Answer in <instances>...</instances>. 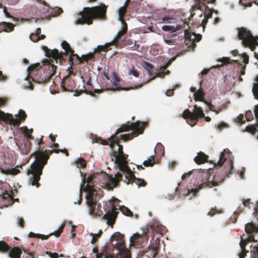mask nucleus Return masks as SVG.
Masks as SVG:
<instances>
[{
	"label": "nucleus",
	"mask_w": 258,
	"mask_h": 258,
	"mask_svg": "<svg viewBox=\"0 0 258 258\" xmlns=\"http://www.w3.org/2000/svg\"><path fill=\"white\" fill-rule=\"evenodd\" d=\"M110 244H106L99 252L97 247L93 249L97 258H131L130 250L125 247L124 235L119 232L114 233L110 239Z\"/></svg>",
	"instance_id": "nucleus-1"
},
{
	"label": "nucleus",
	"mask_w": 258,
	"mask_h": 258,
	"mask_svg": "<svg viewBox=\"0 0 258 258\" xmlns=\"http://www.w3.org/2000/svg\"><path fill=\"white\" fill-rule=\"evenodd\" d=\"M59 152L64 153L67 156L69 155L68 150L66 149L45 150V152L36 151L31 155V156H35V160L31 164L30 169H27V173L28 175L32 174V177L30 179L32 185H35L37 187L39 186V181L40 179V175L42 174L43 168L47 164L50 155L53 153H58Z\"/></svg>",
	"instance_id": "nucleus-2"
},
{
	"label": "nucleus",
	"mask_w": 258,
	"mask_h": 258,
	"mask_svg": "<svg viewBox=\"0 0 258 258\" xmlns=\"http://www.w3.org/2000/svg\"><path fill=\"white\" fill-rule=\"evenodd\" d=\"M94 177L92 175H89L87 178L86 174L82 172V192L86 193V205L88 208L89 214H93L97 205V198L102 196L103 191L97 190L94 187Z\"/></svg>",
	"instance_id": "nucleus-3"
},
{
	"label": "nucleus",
	"mask_w": 258,
	"mask_h": 258,
	"mask_svg": "<svg viewBox=\"0 0 258 258\" xmlns=\"http://www.w3.org/2000/svg\"><path fill=\"white\" fill-rule=\"evenodd\" d=\"M106 13V7L104 4L91 8H84L82 11V25H91L95 19H104Z\"/></svg>",
	"instance_id": "nucleus-4"
},
{
	"label": "nucleus",
	"mask_w": 258,
	"mask_h": 258,
	"mask_svg": "<svg viewBox=\"0 0 258 258\" xmlns=\"http://www.w3.org/2000/svg\"><path fill=\"white\" fill-rule=\"evenodd\" d=\"M145 124V122H141L139 121L131 123L130 121H128L126 123L122 124L121 126L117 129L113 136H117L119 133L133 130V131L131 133L120 135L118 137L124 142L132 140L134 138L137 137L139 134L143 133Z\"/></svg>",
	"instance_id": "nucleus-5"
},
{
	"label": "nucleus",
	"mask_w": 258,
	"mask_h": 258,
	"mask_svg": "<svg viewBox=\"0 0 258 258\" xmlns=\"http://www.w3.org/2000/svg\"><path fill=\"white\" fill-rule=\"evenodd\" d=\"M202 178L201 183L198 188H192L191 191L195 194L198 192L199 189L205 187H212L217 186L224 180L225 176L218 174H212L208 172H203L200 174Z\"/></svg>",
	"instance_id": "nucleus-6"
},
{
	"label": "nucleus",
	"mask_w": 258,
	"mask_h": 258,
	"mask_svg": "<svg viewBox=\"0 0 258 258\" xmlns=\"http://www.w3.org/2000/svg\"><path fill=\"white\" fill-rule=\"evenodd\" d=\"M61 46L65 50V52H59L56 49L51 50L48 49L46 46H43V50L45 52V55L49 59H52L53 62L55 61L56 64H61L63 60V55H70L74 52V51L71 48L70 44L66 41L61 42Z\"/></svg>",
	"instance_id": "nucleus-7"
},
{
	"label": "nucleus",
	"mask_w": 258,
	"mask_h": 258,
	"mask_svg": "<svg viewBox=\"0 0 258 258\" xmlns=\"http://www.w3.org/2000/svg\"><path fill=\"white\" fill-rule=\"evenodd\" d=\"M237 36L244 47H249L252 51L255 49L258 37L253 36L249 30L243 27L238 28Z\"/></svg>",
	"instance_id": "nucleus-8"
},
{
	"label": "nucleus",
	"mask_w": 258,
	"mask_h": 258,
	"mask_svg": "<svg viewBox=\"0 0 258 258\" xmlns=\"http://www.w3.org/2000/svg\"><path fill=\"white\" fill-rule=\"evenodd\" d=\"M68 74L62 79L61 82V87L64 91L74 92V96L81 95V90L79 89L76 84V73H74L70 68L68 69Z\"/></svg>",
	"instance_id": "nucleus-9"
},
{
	"label": "nucleus",
	"mask_w": 258,
	"mask_h": 258,
	"mask_svg": "<svg viewBox=\"0 0 258 258\" xmlns=\"http://www.w3.org/2000/svg\"><path fill=\"white\" fill-rule=\"evenodd\" d=\"M183 118L186 119L187 123L193 126L195 125L199 121V118L204 117L203 110L201 107L197 105H194V110L192 112L189 109H185L182 115Z\"/></svg>",
	"instance_id": "nucleus-10"
},
{
	"label": "nucleus",
	"mask_w": 258,
	"mask_h": 258,
	"mask_svg": "<svg viewBox=\"0 0 258 258\" xmlns=\"http://www.w3.org/2000/svg\"><path fill=\"white\" fill-rule=\"evenodd\" d=\"M27 114L22 109L19 110L18 114L16 115V118L14 117L12 114L6 113L0 110V120L8 122L11 125H19L21 122L25 120Z\"/></svg>",
	"instance_id": "nucleus-11"
},
{
	"label": "nucleus",
	"mask_w": 258,
	"mask_h": 258,
	"mask_svg": "<svg viewBox=\"0 0 258 258\" xmlns=\"http://www.w3.org/2000/svg\"><path fill=\"white\" fill-rule=\"evenodd\" d=\"M44 64L47 67L48 75H41L37 80L38 83L46 84L52 79V77L56 74L57 66L53 63L52 59H45Z\"/></svg>",
	"instance_id": "nucleus-12"
},
{
	"label": "nucleus",
	"mask_w": 258,
	"mask_h": 258,
	"mask_svg": "<svg viewBox=\"0 0 258 258\" xmlns=\"http://www.w3.org/2000/svg\"><path fill=\"white\" fill-rule=\"evenodd\" d=\"M127 8L125 6L121 7L118 10V20L122 23L121 29L117 33V35L115 37L114 40L112 41V43L117 45L119 43V41L121 40V36L124 35L127 30V25L126 22L123 19V17L126 12Z\"/></svg>",
	"instance_id": "nucleus-13"
},
{
	"label": "nucleus",
	"mask_w": 258,
	"mask_h": 258,
	"mask_svg": "<svg viewBox=\"0 0 258 258\" xmlns=\"http://www.w3.org/2000/svg\"><path fill=\"white\" fill-rule=\"evenodd\" d=\"M184 41L187 46L188 51H194L196 47V42L200 41L202 39V35L199 34H196L195 32H191L188 29L184 30Z\"/></svg>",
	"instance_id": "nucleus-14"
},
{
	"label": "nucleus",
	"mask_w": 258,
	"mask_h": 258,
	"mask_svg": "<svg viewBox=\"0 0 258 258\" xmlns=\"http://www.w3.org/2000/svg\"><path fill=\"white\" fill-rule=\"evenodd\" d=\"M87 77L86 78L85 77L82 76V80L84 83L83 88L84 89H82V93L85 92L87 94L93 95L94 93H99L100 91L97 89H94V87L90 82L91 77L90 75H87Z\"/></svg>",
	"instance_id": "nucleus-15"
},
{
	"label": "nucleus",
	"mask_w": 258,
	"mask_h": 258,
	"mask_svg": "<svg viewBox=\"0 0 258 258\" xmlns=\"http://www.w3.org/2000/svg\"><path fill=\"white\" fill-rule=\"evenodd\" d=\"M245 232L249 234L245 239L248 242H256L253 235L254 233H258V227L251 222L246 224L245 227Z\"/></svg>",
	"instance_id": "nucleus-16"
},
{
	"label": "nucleus",
	"mask_w": 258,
	"mask_h": 258,
	"mask_svg": "<svg viewBox=\"0 0 258 258\" xmlns=\"http://www.w3.org/2000/svg\"><path fill=\"white\" fill-rule=\"evenodd\" d=\"M126 178L127 179L126 182L127 184L134 182L136 183L139 187L145 186L147 185V182L144 179L137 178L130 169H127Z\"/></svg>",
	"instance_id": "nucleus-17"
},
{
	"label": "nucleus",
	"mask_w": 258,
	"mask_h": 258,
	"mask_svg": "<svg viewBox=\"0 0 258 258\" xmlns=\"http://www.w3.org/2000/svg\"><path fill=\"white\" fill-rule=\"evenodd\" d=\"M40 68V63H36L34 64L30 65L27 69V71L28 72V76L26 77L25 80L27 81V85H25L26 88H28L31 90H33L34 87L31 82V81H35L33 78L30 76V74L34 71L35 70H37L38 69Z\"/></svg>",
	"instance_id": "nucleus-18"
},
{
	"label": "nucleus",
	"mask_w": 258,
	"mask_h": 258,
	"mask_svg": "<svg viewBox=\"0 0 258 258\" xmlns=\"http://www.w3.org/2000/svg\"><path fill=\"white\" fill-rule=\"evenodd\" d=\"M64 227V224H62L57 230L54 231L53 233H50L48 235H42L40 234H36L32 232H30L29 233V237L40 238L42 240L47 239L48 237L52 235H54L55 236L58 237L60 235V234L62 233Z\"/></svg>",
	"instance_id": "nucleus-19"
},
{
	"label": "nucleus",
	"mask_w": 258,
	"mask_h": 258,
	"mask_svg": "<svg viewBox=\"0 0 258 258\" xmlns=\"http://www.w3.org/2000/svg\"><path fill=\"white\" fill-rule=\"evenodd\" d=\"M116 210V208L112 206V210L109 211L103 217V219L107 220V224L111 226V227H113L118 213V212L115 211Z\"/></svg>",
	"instance_id": "nucleus-20"
},
{
	"label": "nucleus",
	"mask_w": 258,
	"mask_h": 258,
	"mask_svg": "<svg viewBox=\"0 0 258 258\" xmlns=\"http://www.w3.org/2000/svg\"><path fill=\"white\" fill-rule=\"evenodd\" d=\"M110 144V147L113 149L114 148V146L116 145L118 146V150L117 151H114L113 155L115 157L116 154H121L123 152V147L122 145L119 144V141L120 140H121L120 138L118 137V136H111L110 138L109 139Z\"/></svg>",
	"instance_id": "nucleus-21"
},
{
	"label": "nucleus",
	"mask_w": 258,
	"mask_h": 258,
	"mask_svg": "<svg viewBox=\"0 0 258 258\" xmlns=\"http://www.w3.org/2000/svg\"><path fill=\"white\" fill-rule=\"evenodd\" d=\"M204 93L203 92V91L201 89H199L194 94L195 100L204 102L205 103H206V104H207V105L209 106V109L211 111L215 112L216 114H218L219 113L220 110L216 111L214 110V105H212L211 103H209V102L206 101L204 98Z\"/></svg>",
	"instance_id": "nucleus-22"
},
{
	"label": "nucleus",
	"mask_w": 258,
	"mask_h": 258,
	"mask_svg": "<svg viewBox=\"0 0 258 258\" xmlns=\"http://www.w3.org/2000/svg\"><path fill=\"white\" fill-rule=\"evenodd\" d=\"M241 58H242V63H243L244 64H242L240 63H239V70L237 71L238 74L239 75H244L245 74V70L246 66L247 64L249 62V57L248 55L246 53H243L241 55Z\"/></svg>",
	"instance_id": "nucleus-23"
},
{
	"label": "nucleus",
	"mask_w": 258,
	"mask_h": 258,
	"mask_svg": "<svg viewBox=\"0 0 258 258\" xmlns=\"http://www.w3.org/2000/svg\"><path fill=\"white\" fill-rule=\"evenodd\" d=\"M9 251V256L10 258H21L22 250L20 247L17 246L11 247Z\"/></svg>",
	"instance_id": "nucleus-24"
},
{
	"label": "nucleus",
	"mask_w": 258,
	"mask_h": 258,
	"mask_svg": "<svg viewBox=\"0 0 258 258\" xmlns=\"http://www.w3.org/2000/svg\"><path fill=\"white\" fill-rule=\"evenodd\" d=\"M149 238V236L147 235V232L144 231V233L142 235L136 233L134 234V235L131 237V242L132 243L134 242H138L140 241L141 239L145 240L147 241Z\"/></svg>",
	"instance_id": "nucleus-25"
},
{
	"label": "nucleus",
	"mask_w": 258,
	"mask_h": 258,
	"mask_svg": "<svg viewBox=\"0 0 258 258\" xmlns=\"http://www.w3.org/2000/svg\"><path fill=\"white\" fill-rule=\"evenodd\" d=\"M69 64L71 66L70 70L72 71V67L76 64L81 63V57L77 54H75L74 52L69 55Z\"/></svg>",
	"instance_id": "nucleus-26"
},
{
	"label": "nucleus",
	"mask_w": 258,
	"mask_h": 258,
	"mask_svg": "<svg viewBox=\"0 0 258 258\" xmlns=\"http://www.w3.org/2000/svg\"><path fill=\"white\" fill-rule=\"evenodd\" d=\"M208 158V156L207 155L203 152H200L195 157L194 161L197 164H202L207 162Z\"/></svg>",
	"instance_id": "nucleus-27"
},
{
	"label": "nucleus",
	"mask_w": 258,
	"mask_h": 258,
	"mask_svg": "<svg viewBox=\"0 0 258 258\" xmlns=\"http://www.w3.org/2000/svg\"><path fill=\"white\" fill-rule=\"evenodd\" d=\"M158 253V248L156 247L150 248L144 252V255L148 258H154Z\"/></svg>",
	"instance_id": "nucleus-28"
},
{
	"label": "nucleus",
	"mask_w": 258,
	"mask_h": 258,
	"mask_svg": "<svg viewBox=\"0 0 258 258\" xmlns=\"http://www.w3.org/2000/svg\"><path fill=\"white\" fill-rule=\"evenodd\" d=\"M181 28V26L180 25H176V26L165 25L162 27V29L163 31H170L171 32H174L180 29Z\"/></svg>",
	"instance_id": "nucleus-29"
},
{
	"label": "nucleus",
	"mask_w": 258,
	"mask_h": 258,
	"mask_svg": "<svg viewBox=\"0 0 258 258\" xmlns=\"http://www.w3.org/2000/svg\"><path fill=\"white\" fill-rule=\"evenodd\" d=\"M127 157L128 155L124 154L123 152L121 154H116L114 157L116 161L120 164L125 165L127 163L126 161Z\"/></svg>",
	"instance_id": "nucleus-30"
},
{
	"label": "nucleus",
	"mask_w": 258,
	"mask_h": 258,
	"mask_svg": "<svg viewBox=\"0 0 258 258\" xmlns=\"http://www.w3.org/2000/svg\"><path fill=\"white\" fill-rule=\"evenodd\" d=\"M215 12V11L213 9L210 10V12L207 13L206 15H204V18L202 20L200 24H199V26H202L203 28L205 27L206 25L207 24L208 22V19L212 18L213 13ZM215 12L217 13V12L216 11Z\"/></svg>",
	"instance_id": "nucleus-31"
},
{
	"label": "nucleus",
	"mask_w": 258,
	"mask_h": 258,
	"mask_svg": "<svg viewBox=\"0 0 258 258\" xmlns=\"http://www.w3.org/2000/svg\"><path fill=\"white\" fill-rule=\"evenodd\" d=\"M0 170L2 173L6 175H16L19 172V170L15 168L7 169L1 168Z\"/></svg>",
	"instance_id": "nucleus-32"
},
{
	"label": "nucleus",
	"mask_w": 258,
	"mask_h": 258,
	"mask_svg": "<svg viewBox=\"0 0 258 258\" xmlns=\"http://www.w3.org/2000/svg\"><path fill=\"white\" fill-rule=\"evenodd\" d=\"M11 246L9 245L5 241H0V252L6 253L10 249Z\"/></svg>",
	"instance_id": "nucleus-33"
},
{
	"label": "nucleus",
	"mask_w": 258,
	"mask_h": 258,
	"mask_svg": "<svg viewBox=\"0 0 258 258\" xmlns=\"http://www.w3.org/2000/svg\"><path fill=\"white\" fill-rule=\"evenodd\" d=\"M151 228L153 231L162 234L164 231L165 227L159 224H153Z\"/></svg>",
	"instance_id": "nucleus-34"
},
{
	"label": "nucleus",
	"mask_w": 258,
	"mask_h": 258,
	"mask_svg": "<svg viewBox=\"0 0 258 258\" xmlns=\"http://www.w3.org/2000/svg\"><path fill=\"white\" fill-rule=\"evenodd\" d=\"M94 52H90L87 54L82 55V63L84 62H88L90 59L93 58Z\"/></svg>",
	"instance_id": "nucleus-35"
},
{
	"label": "nucleus",
	"mask_w": 258,
	"mask_h": 258,
	"mask_svg": "<svg viewBox=\"0 0 258 258\" xmlns=\"http://www.w3.org/2000/svg\"><path fill=\"white\" fill-rule=\"evenodd\" d=\"M155 163L154 160V156H151L148 160H145L143 162V164L146 167L153 166Z\"/></svg>",
	"instance_id": "nucleus-36"
},
{
	"label": "nucleus",
	"mask_w": 258,
	"mask_h": 258,
	"mask_svg": "<svg viewBox=\"0 0 258 258\" xmlns=\"http://www.w3.org/2000/svg\"><path fill=\"white\" fill-rule=\"evenodd\" d=\"M218 61L221 62V63L216 64L215 68H219L222 66L224 64L229 63L230 62V59L227 57H223L221 59H219Z\"/></svg>",
	"instance_id": "nucleus-37"
},
{
	"label": "nucleus",
	"mask_w": 258,
	"mask_h": 258,
	"mask_svg": "<svg viewBox=\"0 0 258 258\" xmlns=\"http://www.w3.org/2000/svg\"><path fill=\"white\" fill-rule=\"evenodd\" d=\"M223 213L221 209H218L215 207V208H211V210L208 213V215L210 216H213L216 214H220Z\"/></svg>",
	"instance_id": "nucleus-38"
},
{
	"label": "nucleus",
	"mask_w": 258,
	"mask_h": 258,
	"mask_svg": "<svg viewBox=\"0 0 258 258\" xmlns=\"http://www.w3.org/2000/svg\"><path fill=\"white\" fill-rule=\"evenodd\" d=\"M23 129V132L24 134L25 137L29 140H33L34 139V137L31 135V134L29 133V129L26 126H24L22 128Z\"/></svg>",
	"instance_id": "nucleus-39"
},
{
	"label": "nucleus",
	"mask_w": 258,
	"mask_h": 258,
	"mask_svg": "<svg viewBox=\"0 0 258 258\" xmlns=\"http://www.w3.org/2000/svg\"><path fill=\"white\" fill-rule=\"evenodd\" d=\"M142 86H143V84H141L140 85H139L138 86H135V88H133V87H131V88H122V87H116L115 88H111V89H108V90H112V91H120V90L127 91V90H129L132 89L138 88L139 87H141Z\"/></svg>",
	"instance_id": "nucleus-40"
},
{
	"label": "nucleus",
	"mask_w": 258,
	"mask_h": 258,
	"mask_svg": "<svg viewBox=\"0 0 258 258\" xmlns=\"http://www.w3.org/2000/svg\"><path fill=\"white\" fill-rule=\"evenodd\" d=\"M2 24L8 28V31H6V32H11L14 30V25L12 23L4 22L2 23Z\"/></svg>",
	"instance_id": "nucleus-41"
},
{
	"label": "nucleus",
	"mask_w": 258,
	"mask_h": 258,
	"mask_svg": "<svg viewBox=\"0 0 258 258\" xmlns=\"http://www.w3.org/2000/svg\"><path fill=\"white\" fill-rule=\"evenodd\" d=\"M120 210L122 212V213L123 215H126L127 216H133L132 212L127 208L125 207H122L120 209Z\"/></svg>",
	"instance_id": "nucleus-42"
},
{
	"label": "nucleus",
	"mask_w": 258,
	"mask_h": 258,
	"mask_svg": "<svg viewBox=\"0 0 258 258\" xmlns=\"http://www.w3.org/2000/svg\"><path fill=\"white\" fill-rule=\"evenodd\" d=\"M155 151L156 153H157L159 151L160 152L162 155H163L164 154V146L160 143L158 144L156 146V148L155 149Z\"/></svg>",
	"instance_id": "nucleus-43"
},
{
	"label": "nucleus",
	"mask_w": 258,
	"mask_h": 258,
	"mask_svg": "<svg viewBox=\"0 0 258 258\" xmlns=\"http://www.w3.org/2000/svg\"><path fill=\"white\" fill-rule=\"evenodd\" d=\"M244 236V234L241 236V240L239 243V245L241 248V249H246L245 246L247 244L248 241L246 239H244L243 237Z\"/></svg>",
	"instance_id": "nucleus-44"
},
{
	"label": "nucleus",
	"mask_w": 258,
	"mask_h": 258,
	"mask_svg": "<svg viewBox=\"0 0 258 258\" xmlns=\"http://www.w3.org/2000/svg\"><path fill=\"white\" fill-rule=\"evenodd\" d=\"M63 12L62 9L59 8H55L52 9L51 14L53 16H56Z\"/></svg>",
	"instance_id": "nucleus-45"
},
{
	"label": "nucleus",
	"mask_w": 258,
	"mask_h": 258,
	"mask_svg": "<svg viewBox=\"0 0 258 258\" xmlns=\"http://www.w3.org/2000/svg\"><path fill=\"white\" fill-rule=\"evenodd\" d=\"M143 67L148 71V73L150 74L151 71L153 69V66L150 63L144 61L143 64Z\"/></svg>",
	"instance_id": "nucleus-46"
},
{
	"label": "nucleus",
	"mask_w": 258,
	"mask_h": 258,
	"mask_svg": "<svg viewBox=\"0 0 258 258\" xmlns=\"http://www.w3.org/2000/svg\"><path fill=\"white\" fill-rule=\"evenodd\" d=\"M226 158H225V153L222 152L221 154L220 159L217 163V165H218L219 166H221L223 164Z\"/></svg>",
	"instance_id": "nucleus-47"
},
{
	"label": "nucleus",
	"mask_w": 258,
	"mask_h": 258,
	"mask_svg": "<svg viewBox=\"0 0 258 258\" xmlns=\"http://www.w3.org/2000/svg\"><path fill=\"white\" fill-rule=\"evenodd\" d=\"M175 59V57H173V58L170 59L165 65H164L160 68V70H162V71L166 70V69L168 68V67L171 64L173 60H174Z\"/></svg>",
	"instance_id": "nucleus-48"
},
{
	"label": "nucleus",
	"mask_w": 258,
	"mask_h": 258,
	"mask_svg": "<svg viewBox=\"0 0 258 258\" xmlns=\"http://www.w3.org/2000/svg\"><path fill=\"white\" fill-rule=\"evenodd\" d=\"M252 92L255 98L258 99V82L253 84Z\"/></svg>",
	"instance_id": "nucleus-49"
},
{
	"label": "nucleus",
	"mask_w": 258,
	"mask_h": 258,
	"mask_svg": "<svg viewBox=\"0 0 258 258\" xmlns=\"http://www.w3.org/2000/svg\"><path fill=\"white\" fill-rule=\"evenodd\" d=\"M129 74L130 75H133L136 77H138L139 73L138 71L134 67H132V68L129 70Z\"/></svg>",
	"instance_id": "nucleus-50"
},
{
	"label": "nucleus",
	"mask_w": 258,
	"mask_h": 258,
	"mask_svg": "<svg viewBox=\"0 0 258 258\" xmlns=\"http://www.w3.org/2000/svg\"><path fill=\"white\" fill-rule=\"evenodd\" d=\"M235 121L237 123H239L240 124L245 123V120L244 119L243 115L241 114H239L235 119Z\"/></svg>",
	"instance_id": "nucleus-51"
},
{
	"label": "nucleus",
	"mask_w": 258,
	"mask_h": 258,
	"mask_svg": "<svg viewBox=\"0 0 258 258\" xmlns=\"http://www.w3.org/2000/svg\"><path fill=\"white\" fill-rule=\"evenodd\" d=\"M91 235L92 237L91 240V243L92 244H94L98 240V238L100 237V236L98 234H93L91 233Z\"/></svg>",
	"instance_id": "nucleus-52"
},
{
	"label": "nucleus",
	"mask_w": 258,
	"mask_h": 258,
	"mask_svg": "<svg viewBox=\"0 0 258 258\" xmlns=\"http://www.w3.org/2000/svg\"><path fill=\"white\" fill-rule=\"evenodd\" d=\"M8 101L7 97H0V107L5 106Z\"/></svg>",
	"instance_id": "nucleus-53"
},
{
	"label": "nucleus",
	"mask_w": 258,
	"mask_h": 258,
	"mask_svg": "<svg viewBox=\"0 0 258 258\" xmlns=\"http://www.w3.org/2000/svg\"><path fill=\"white\" fill-rule=\"evenodd\" d=\"M160 72L157 74V76L160 78H163L165 75H168L170 73L169 70H160Z\"/></svg>",
	"instance_id": "nucleus-54"
},
{
	"label": "nucleus",
	"mask_w": 258,
	"mask_h": 258,
	"mask_svg": "<svg viewBox=\"0 0 258 258\" xmlns=\"http://www.w3.org/2000/svg\"><path fill=\"white\" fill-rule=\"evenodd\" d=\"M174 19L170 17L165 16L163 17L162 21L163 22L167 23H172V21H174Z\"/></svg>",
	"instance_id": "nucleus-55"
},
{
	"label": "nucleus",
	"mask_w": 258,
	"mask_h": 258,
	"mask_svg": "<svg viewBox=\"0 0 258 258\" xmlns=\"http://www.w3.org/2000/svg\"><path fill=\"white\" fill-rule=\"evenodd\" d=\"M30 38L33 42H37L39 40V35L37 34H35L34 33H31L30 35Z\"/></svg>",
	"instance_id": "nucleus-56"
},
{
	"label": "nucleus",
	"mask_w": 258,
	"mask_h": 258,
	"mask_svg": "<svg viewBox=\"0 0 258 258\" xmlns=\"http://www.w3.org/2000/svg\"><path fill=\"white\" fill-rule=\"evenodd\" d=\"M201 9V7L200 4H196L194 6L192 7L191 9V12L190 14V17H192L194 15H195V13H194V11L196 10H200Z\"/></svg>",
	"instance_id": "nucleus-57"
},
{
	"label": "nucleus",
	"mask_w": 258,
	"mask_h": 258,
	"mask_svg": "<svg viewBox=\"0 0 258 258\" xmlns=\"http://www.w3.org/2000/svg\"><path fill=\"white\" fill-rule=\"evenodd\" d=\"M74 165H76V167L79 169V171L81 173V157L78 158L76 161L73 162Z\"/></svg>",
	"instance_id": "nucleus-58"
},
{
	"label": "nucleus",
	"mask_w": 258,
	"mask_h": 258,
	"mask_svg": "<svg viewBox=\"0 0 258 258\" xmlns=\"http://www.w3.org/2000/svg\"><path fill=\"white\" fill-rule=\"evenodd\" d=\"M164 41L166 44H169V45H174L176 44V41L175 40L173 39H164Z\"/></svg>",
	"instance_id": "nucleus-59"
},
{
	"label": "nucleus",
	"mask_w": 258,
	"mask_h": 258,
	"mask_svg": "<svg viewBox=\"0 0 258 258\" xmlns=\"http://www.w3.org/2000/svg\"><path fill=\"white\" fill-rule=\"evenodd\" d=\"M46 253L50 256L51 258H58V254L56 252H51L50 251H46Z\"/></svg>",
	"instance_id": "nucleus-60"
},
{
	"label": "nucleus",
	"mask_w": 258,
	"mask_h": 258,
	"mask_svg": "<svg viewBox=\"0 0 258 258\" xmlns=\"http://www.w3.org/2000/svg\"><path fill=\"white\" fill-rule=\"evenodd\" d=\"M251 203L250 200L249 199L242 200V204L245 207H249Z\"/></svg>",
	"instance_id": "nucleus-61"
},
{
	"label": "nucleus",
	"mask_w": 258,
	"mask_h": 258,
	"mask_svg": "<svg viewBox=\"0 0 258 258\" xmlns=\"http://www.w3.org/2000/svg\"><path fill=\"white\" fill-rule=\"evenodd\" d=\"M248 251L246 249H241V252L239 254V258H244Z\"/></svg>",
	"instance_id": "nucleus-62"
},
{
	"label": "nucleus",
	"mask_w": 258,
	"mask_h": 258,
	"mask_svg": "<svg viewBox=\"0 0 258 258\" xmlns=\"http://www.w3.org/2000/svg\"><path fill=\"white\" fill-rule=\"evenodd\" d=\"M18 224L19 226H20L22 228L24 227V220L23 218H18Z\"/></svg>",
	"instance_id": "nucleus-63"
},
{
	"label": "nucleus",
	"mask_w": 258,
	"mask_h": 258,
	"mask_svg": "<svg viewBox=\"0 0 258 258\" xmlns=\"http://www.w3.org/2000/svg\"><path fill=\"white\" fill-rule=\"evenodd\" d=\"M253 252L256 258H258V246H255L253 247Z\"/></svg>",
	"instance_id": "nucleus-64"
}]
</instances>
